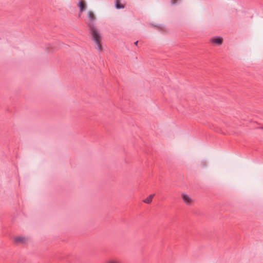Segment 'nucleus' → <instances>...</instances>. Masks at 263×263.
Here are the masks:
<instances>
[{
    "mask_svg": "<svg viewBox=\"0 0 263 263\" xmlns=\"http://www.w3.org/2000/svg\"><path fill=\"white\" fill-rule=\"evenodd\" d=\"M88 20L87 23L89 26V33L93 42L97 45V49L101 51L102 49L101 45L102 37L99 30L95 25L94 22L96 20V16L92 11H88L87 12Z\"/></svg>",
    "mask_w": 263,
    "mask_h": 263,
    "instance_id": "obj_1",
    "label": "nucleus"
},
{
    "mask_svg": "<svg viewBox=\"0 0 263 263\" xmlns=\"http://www.w3.org/2000/svg\"><path fill=\"white\" fill-rule=\"evenodd\" d=\"M13 239L14 242L17 245H24L28 241V238L24 236H15Z\"/></svg>",
    "mask_w": 263,
    "mask_h": 263,
    "instance_id": "obj_2",
    "label": "nucleus"
},
{
    "mask_svg": "<svg viewBox=\"0 0 263 263\" xmlns=\"http://www.w3.org/2000/svg\"><path fill=\"white\" fill-rule=\"evenodd\" d=\"M181 197L184 203L187 205H191L193 201V199L189 195L184 193L181 194Z\"/></svg>",
    "mask_w": 263,
    "mask_h": 263,
    "instance_id": "obj_3",
    "label": "nucleus"
},
{
    "mask_svg": "<svg viewBox=\"0 0 263 263\" xmlns=\"http://www.w3.org/2000/svg\"><path fill=\"white\" fill-rule=\"evenodd\" d=\"M210 41L212 43L217 45H220L222 43V39L220 36L213 37Z\"/></svg>",
    "mask_w": 263,
    "mask_h": 263,
    "instance_id": "obj_4",
    "label": "nucleus"
},
{
    "mask_svg": "<svg viewBox=\"0 0 263 263\" xmlns=\"http://www.w3.org/2000/svg\"><path fill=\"white\" fill-rule=\"evenodd\" d=\"M78 6L80 9V12L82 13L86 8V4L83 1H80L78 3Z\"/></svg>",
    "mask_w": 263,
    "mask_h": 263,
    "instance_id": "obj_5",
    "label": "nucleus"
},
{
    "mask_svg": "<svg viewBox=\"0 0 263 263\" xmlns=\"http://www.w3.org/2000/svg\"><path fill=\"white\" fill-rule=\"evenodd\" d=\"M154 196H155L154 194H151V195H149L146 199H145L143 200V202L144 203H146L147 204L150 203L152 202V199H153V197H154Z\"/></svg>",
    "mask_w": 263,
    "mask_h": 263,
    "instance_id": "obj_6",
    "label": "nucleus"
},
{
    "mask_svg": "<svg viewBox=\"0 0 263 263\" xmlns=\"http://www.w3.org/2000/svg\"><path fill=\"white\" fill-rule=\"evenodd\" d=\"M106 263H121V261L117 258H110L106 260Z\"/></svg>",
    "mask_w": 263,
    "mask_h": 263,
    "instance_id": "obj_7",
    "label": "nucleus"
},
{
    "mask_svg": "<svg viewBox=\"0 0 263 263\" xmlns=\"http://www.w3.org/2000/svg\"><path fill=\"white\" fill-rule=\"evenodd\" d=\"M116 7L117 9H121V8H124V6L120 4L119 3V2L117 1L116 3Z\"/></svg>",
    "mask_w": 263,
    "mask_h": 263,
    "instance_id": "obj_8",
    "label": "nucleus"
},
{
    "mask_svg": "<svg viewBox=\"0 0 263 263\" xmlns=\"http://www.w3.org/2000/svg\"><path fill=\"white\" fill-rule=\"evenodd\" d=\"M201 166L202 167V168H205L207 166V163L205 161H201Z\"/></svg>",
    "mask_w": 263,
    "mask_h": 263,
    "instance_id": "obj_9",
    "label": "nucleus"
},
{
    "mask_svg": "<svg viewBox=\"0 0 263 263\" xmlns=\"http://www.w3.org/2000/svg\"><path fill=\"white\" fill-rule=\"evenodd\" d=\"M137 43H138V41H137V42H136L135 43V44L136 45H137Z\"/></svg>",
    "mask_w": 263,
    "mask_h": 263,
    "instance_id": "obj_10",
    "label": "nucleus"
},
{
    "mask_svg": "<svg viewBox=\"0 0 263 263\" xmlns=\"http://www.w3.org/2000/svg\"><path fill=\"white\" fill-rule=\"evenodd\" d=\"M262 129H263V128H262Z\"/></svg>",
    "mask_w": 263,
    "mask_h": 263,
    "instance_id": "obj_11",
    "label": "nucleus"
}]
</instances>
